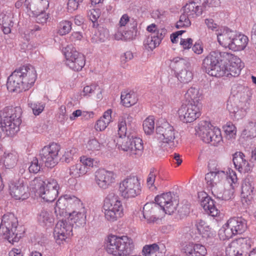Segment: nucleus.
Returning a JSON list of instances; mask_svg holds the SVG:
<instances>
[{"label":"nucleus","instance_id":"f257e3e1","mask_svg":"<svg viewBox=\"0 0 256 256\" xmlns=\"http://www.w3.org/2000/svg\"><path fill=\"white\" fill-rule=\"evenodd\" d=\"M205 179L214 197L224 200L232 198L238 184L237 176L234 171L228 170L226 172L223 170L211 172L206 175Z\"/></svg>","mask_w":256,"mask_h":256},{"label":"nucleus","instance_id":"f03ea898","mask_svg":"<svg viewBox=\"0 0 256 256\" xmlns=\"http://www.w3.org/2000/svg\"><path fill=\"white\" fill-rule=\"evenodd\" d=\"M133 118L128 114H124L120 118L118 124V134L116 146L120 150L126 152L132 158L140 157L144 150L143 142L138 137L126 136L128 127L132 126Z\"/></svg>","mask_w":256,"mask_h":256},{"label":"nucleus","instance_id":"7ed1b4c3","mask_svg":"<svg viewBox=\"0 0 256 256\" xmlns=\"http://www.w3.org/2000/svg\"><path fill=\"white\" fill-rule=\"evenodd\" d=\"M30 187L48 202H53L56 199L60 190V186L56 180L49 178L44 180L42 177H37L31 180Z\"/></svg>","mask_w":256,"mask_h":256},{"label":"nucleus","instance_id":"20e7f679","mask_svg":"<svg viewBox=\"0 0 256 256\" xmlns=\"http://www.w3.org/2000/svg\"><path fill=\"white\" fill-rule=\"evenodd\" d=\"M217 40L222 47L234 52L244 50L248 42V38L246 36L236 34L229 28L219 30L217 34Z\"/></svg>","mask_w":256,"mask_h":256},{"label":"nucleus","instance_id":"39448f33","mask_svg":"<svg viewBox=\"0 0 256 256\" xmlns=\"http://www.w3.org/2000/svg\"><path fill=\"white\" fill-rule=\"evenodd\" d=\"M20 107H6L0 112V127L6 135L12 136L18 130L21 124Z\"/></svg>","mask_w":256,"mask_h":256},{"label":"nucleus","instance_id":"423d86ee","mask_svg":"<svg viewBox=\"0 0 256 256\" xmlns=\"http://www.w3.org/2000/svg\"><path fill=\"white\" fill-rule=\"evenodd\" d=\"M134 249L132 239L126 236L110 235L107 240L106 252L114 256H126Z\"/></svg>","mask_w":256,"mask_h":256},{"label":"nucleus","instance_id":"0eeeda50","mask_svg":"<svg viewBox=\"0 0 256 256\" xmlns=\"http://www.w3.org/2000/svg\"><path fill=\"white\" fill-rule=\"evenodd\" d=\"M196 134L204 142L214 146L220 145L222 142L221 130L210 122L202 120L195 128Z\"/></svg>","mask_w":256,"mask_h":256},{"label":"nucleus","instance_id":"6e6552de","mask_svg":"<svg viewBox=\"0 0 256 256\" xmlns=\"http://www.w3.org/2000/svg\"><path fill=\"white\" fill-rule=\"evenodd\" d=\"M102 210L106 220L110 222H114L122 218L124 208L119 196L114 193L109 194L104 199Z\"/></svg>","mask_w":256,"mask_h":256},{"label":"nucleus","instance_id":"1a4fd4ad","mask_svg":"<svg viewBox=\"0 0 256 256\" xmlns=\"http://www.w3.org/2000/svg\"><path fill=\"white\" fill-rule=\"evenodd\" d=\"M247 228V222L244 218L242 216L232 217L220 228L218 236L222 240H228L233 236L244 233Z\"/></svg>","mask_w":256,"mask_h":256},{"label":"nucleus","instance_id":"9d476101","mask_svg":"<svg viewBox=\"0 0 256 256\" xmlns=\"http://www.w3.org/2000/svg\"><path fill=\"white\" fill-rule=\"evenodd\" d=\"M18 225V220L13 214L4 215L0 224V235L10 243L18 242L21 237L20 234L16 232Z\"/></svg>","mask_w":256,"mask_h":256},{"label":"nucleus","instance_id":"9b49d317","mask_svg":"<svg viewBox=\"0 0 256 256\" xmlns=\"http://www.w3.org/2000/svg\"><path fill=\"white\" fill-rule=\"evenodd\" d=\"M177 132L174 127L164 120H160L156 128V138L162 145L174 146Z\"/></svg>","mask_w":256,"mask_h":256},{"label":"nucleus","instance_id":"f8f14e48","mask_svg":"<svg viewBox=\"0 0 256 256\" xmlns=\"http://www.w3.org/2000/svg\"><path fill=\"white\" fill-rule=\"evenodd\" d=\"M140 192V183L137 176H128L119 183V194L124 199L134 198L139 195Z\"/></svg>","mask_w":256,"mask_h":256},{"label":"nucleus","instance_id":"ddd939ff","mask_svg":"<svg viewBox=\"0 0 256 256\" xmlns=\"http://www.w3.org/2000/svg\"><path fill=\"white\" fill-rule=\"evenodd\" d=\"M84 207L80 200L71 194H65L60 198L54 207V212L57 216L66 217L70 208L74 210Z\"/></svg>","mask_w":256,"mask_h":256},{"label":"nucleus","instance_id":"4468645a","mask_svg":"<svg viewBox=\"0 0 256 256\" xmlns=\"http://www.w3.org/2000/svg\"><path fill=\"white\" fill-rule=\"evenodd\" d=\"M60 150V145L54 142L44 146L41 150L40 156L46 166L52 168L58 163Z\"/></svg>","mask_w":256,"mask_h":256},{"label":"nucleus","instance_id":"2eb2a0df","mask_svg":"<svg viewBox=\"0 0 256 256\" xmlns=\"http://www.w3.org/2000/svg\"><path fill=\"white\" fill-rule=\"evenodd\" d=\"M66 64L74 71H80L86 64L84 56L73 48L68 46L64 50Z\"/></svg>","mask_w":256,"mask_h":256},{"label":"nucleus","instance_id":"dca6fc26","mask_svg":"<svg viewBox=\"0 0 256 256\" xmlns=\"http://www.w3.org/2000/svg\"><path fill=\"white\" fill-rule=\"evenodd\" d=\"M178 114L182 122L184 123H190L198 118L201 114V112L198 104L194 102L187 105H182L179 108Z\"/></svg>","mask_w":256,"mask_h":256},{"label":"nucleus","instance_id":"f3484780","mask_svg":"<svg viewBox=\"0 0 256 256\" xmlns=\"http://www.w3.org/2000/svg\"><path fill=\"white\" fill-rule=\"evenodd\" d=\"M172 64L176 70L182 68L177 74V78L180 82L187 83L192 79V68L186 60L180 57L174 58L172 60Z\"/></svg>","mask_w":256,"mask_h":256},{"label":"nucleus","instance_id":"a211bd4d","mask_svg":"<svg viewBox=\"0 0 256 256\" xmlns=\"http://www.w3.org/2000/svg\"><path fill=\"white\" fill-rule=\"evenodd\" d=\"M226 108L234 120H238L244 118L248 108V104L246 102L239 100L236 98H230L228 100Z\"/></svg>","mask_w":256,"mask_h":256},{"label":"nucleus","instance_id":"6ab92c4d","mask_svg":"<svg viewBox=\"0 0 256 256\" xmlns=\"http://www.w3.org/2000/svg\"><path fill=\"white\" fill-rule=\"evenodd\" d=\"M72 235V226L66 220L58 221L54 229V236L58 244H64L66 239Z\"/></svg>","mask_w":256,"mask_h":256},{"label":"nucleus","instance_id":"aec40b11","mask_svg":"<svg viewBox=\"0 0 256 256\" xmlns=\"http://www.w3.org/2000/svg\"><path fill=\"white\" fill-rule=\"evenodd\" d=\"M116 174L113 171L100 168L95 172L94 180L99 188L106 190L116 182Z\"/></svg>","mask_w":256,"mask_h":256},{"label":"nucleus","instance_id":"412c9836","mask_svg":"<svg viewBox=\"0 0 256 256\" xmlns=\"http://www.w3.org/2000/svg\"><path fill=\"white\" fill-rule=\"evenodd\" d=\"M10 195L16 200H24L29 196L28 188L22 179L10 181L8 184Z\"/></svg>","mask_w":256,"mask_h":256},{"label":"nucleus","instance_id":"4be33fe9","mask_svg":"<svg viewBox=\"0 0 256 256\" xmlns=\"http://www.w3.org/2000/svg\"><path fill=\"white\" fill-rule=\"evenodd\" d=\"M156 202L166 214H171L176 210L178 205L171 192H166L157 196L154 199Z\"/></svg>","mask_w":256,"mask_h":256},{"label":"nucleus","instance_id":"5701e85b","mask_svg":"<svg viewBox=\"0 0 256 256\" xmlns=\"http://www.w3.org/2000/svg\"><path fill=\"white\" fill-rule=\"evenodd\" d=\"M17 70L20 78L24 83L25 89L28 90L34 84L37 78L35 68L31 66L20 67Z\"/></svg>","mask_w":256,"mask_h":256},{"label":"nucleus","instance_id":"b1692460","mask_svg":"<svg viewBox=\"0 0 256 256\" xmlns=\"http://www.w3.org/2000/svg\"><path fill=\"white\" fill-rule=\"evenodd\" d=\"M223 58H226L228 60V62H225L228 71V76H236L240 74L241 70L243 66L241 60L238 56H234L228 52H223L222 54Z\"/></svg>","mask_w":256,"mask_h":256},{"label":"nucleus","instance_id":"393cba45","mask_svg":"<svg viewBox=\"0 0 256 256\" xmlns=\"http://www.w3.org/2000/svg\"><path fill=\"white\" fill-rule=\"evenodd\" d=\"M195 226L200 235L207 242H212L216 236V232L212 229L205 221L198 220L195 222Z\"/></svg>","mask_w":256,"mask_h":256},{"label":"nucleus","instance_id":"a878e982","mask_svg":"<svg viewBox=\"0 0 256 256\" xmlns=\"http://www.w3.org/2000/svg\"><path fill=\"white\" fill-rule=\"evenodd\" d=\"M24 6L28 14H38L45 12L49 6L48 0H25Z\"/></svg>","mask_w":256,"mask_h":256},{"label":"nucleus","instance_id":"bb28decb","mask_svg":"<svg viewBox=\"0 0 256 256\" xmlns=\"http://www.w3.org/2000/svg\"><path fill=\"white\" fill-rule=\"evenodd\" d=\"M86 210L84 207L80 208L78 209H76L73 212H68L67 220L70 224H76V226H84L86 223Z\"/></svg>","mask_w":256,"mask_h":256},{"label":"nucleus","instance_id":"cd10ccee","mask_svg":"<svg viewBox=\"0 0 256 256\" xmlns=\"http://www.w3.org/2000/svg\"><path fill=\"white\" fill-rule=\"evenodd\" d=\"M233 162L236 168L240 173L250 172L252 170L253 164H250L241 152L236 153L233 157Z\"/></svg>","mask_w":256,"mask_h":256},{"label":"nucleus","instance_id":"c85d7f7f","mask_svg":"<svg viewBox=\"0 0 256 256\" xmlns=\"http://www.w3.org/2000/svg\"><path fill=\"white\" fill-rule=\"evenodd\" d=\"M19 76V74L16 69L8 77L6 86L8 91L20 92L23 90H26L24 83Z\"/></svg>","mask_w":256,"mask_h":256},{"label":"nucleus","instance_id":"c756f323","mask_svg":"<svg viewBox=\"0 0 256 256\" xmlns=\"http://www.w3.org/2000/svg\"><path fill=\"white\" fill-rule=\"evenodd\" d=\"M223 52H212L204 59L202 68L206 73H210V70H212L217 64H219L220 60V57L223 58L222 54Z\"/></svg>","mask_w":256,"mask_h":256},{"label":"nucleus","instance_id":"7c9ffc66","mask_svg":"<svg viewBox=\"0 0 256 256\" xmlns=\"http://www.w3.org/2000/svg\"><path fill=\"white\" fill-rule=\"evenodd\" d=\"M166 33V30H163L150 34L144 42V48L148 50H152L159 45Z\"/></svg>","mask_w":256,"mask_h":256},{"label":"nucleus","instance_id":"2f4dec72","mask_svg":"<svg viewBox=\"0 0 256 256\" xmlns=\"http://www.w3.org/2000/svg\"><path fill=\"white\" fill-rule=\"evenodd\" d=\"M182 250L186 256H205L207 253L206 249L204 246L193 242L186 244Z\"/></svg>","mask_w":256,"mask_h":256},{"label":"nucleus","instance_id":"473e14b6","mask_svg":"<svg viewBox=\"0 0 256 256\" xmlns=\"http://www.w3.org/2000/svg\"><path fill=\"white\" fill-rule=\"evenodd\" d=\"M158 210L156 204L152 202L146 203L143 208V216L149 223L156 222L160 220V218L156 214Z\"/></svg>","mask_w":256,"mask_h":256},{"label":"nucleus","instance_id":"72a5a7b5","mask_svg":"<svg viewBox=\"0 0 256 256\" xmlns=\"http://www.w3.org/2000/svg\"><path fill=\"white\" fill-rule=\"evenodd\" d=\"M14 14L8 10L0 14V25L2 26V31L4 34H8L11 32V28L14 26Z\"/></svg>","mask_w":256,"mask_h":256},{"label":"nucleus","instance_id":"f704fd0d","mask_svg":"<svg viewBox=\"0 0 256 256\" xmlns=\"http://www.w3.org/2000/svg\"><path fill=\"white\" fill-rule=\"evenodd\" d=\"M241 188L242 198L246 199V202L250 200L252 198L254 188L252 178L250 176H248L243 180Z\"/></svg>","mask_w":256,"mask_h":256},{"label":"nucleus","instance_id":"c9c22d12","mask_svg":"<svg viewBox=\"0 0 256 256\" xmlns=\"http://www.w3.org/2000/svg\"><path fill=\"white\" fill-rule=\"evenodd\" d=\"M107 140V136L104 134H100L99 140L92 138L90 140L86 145L88 151L92 154V152L102 150L104 147Z\"/></svg>","mask_w":256,"mask_h":256},{"label":"nucleus","instance_id":"e433bc0d","mask_svg":"<svg viewBox=\"0 0 256 256\" xmlns=\"http://www.w3.org/2000/svg\"><path fill=\"white\" fill-rule=\"evenodd\" d=\"M112 109H108L104 112L102 116L96 122L94 128L96 131H103L112 122Z\"/></svg>","mask_w":256,"mask_h":256},{"label":"nucleus","instance_id":"4c0bfd02","mask_svg":"<svg viewBox=\"0 0 256 256\" xmlns=\"http://www.w3.org/2000/svg\"><path fill=\"white\" fill-rule=\"evenodd\" d=\"M200 205L204 210L212 216H216L220 213L219 210L214 204V200L206 194H204V196L202 197Z\"/></svg>","mask_w":256,"mask_h":256},{"label":"nucleus","instance_id":"58836bf2","mask_svg":"<svg viewBox=\"0 0 256 256\" xmlns=\"http://www.w3.org/2000/svg\"><path fill=\"white\" fill-rule=\"evenodd\" d=\"M18 154L14 151L4 152L2 162L6 168L10 169L14 168L18 161Z\"/></svg>","mask_w":256,"mask_h":256},{"label":"nucleus","instance_id":"ea45409f","mask_svg":"<svg viewBox=\"0 0 256 256\" xmlns=\"http://www.w3.org/2000/svg\"><path fill=\"white\" fill-rule=\"evenodd\" d=\"M182 12L183 14L186 15L190 18H194L195 16L201 15L203 10L196 2H192L187 3L182 8Z\"/></svg>","mask_w":256,"mask_h":256},{"label":"nucleus","instance_id":"a19ab883","mask_svg":"<svg viewBox=\"0 0 256 256\" xmlns=\"http://www.w3.org/2000/svg\"><path fill=\"white\" fill-rule=\"evenodd\" d=\"M37 219L38 223L44 226H52L54 221L52 212L46 209H42L38 212Z\"/></svg>","mask_w":256,"mask_h":256},{"label":"nucleus","instance_id":"79ce46f5","mask_svg":"<svg viewBox=\"0 0 256 256\" xmlns=\"http://www.w3.org/2000/svg\"><path fill=\"white\" fill-rule=\"evenodd\" d=\"M162 180L161 174L155 169H152L147 178L146 184L150 188L154 190Z\"/></svg>","mask_w":256,"mask_h":256},{"label":"nucleus","instance_id":"37998d69","mask_svg":"<svg viewBox=\"0 0 256 256\" xmlns=\"http://www.w3.org/2000/svg\"><path fill=\"white\" fill-rule=\"evenodd\" d=\"M224 60H220L219 64H217L212 70H210V73L208 74L210 76L215 77H228V71L226 66L225 64V62Z\"/></svg>","mask_w":256,"mask_h":256},{"label":"nucleus","instance_id":"c03bdc74","mask_svg":"<svg viewBox=\"0 0 256 256\" xmlns=\"http://www.w3.org/2000/svg\"><path fill=\"white\" fill-rule=\"evenodd\" d=\"M121 102L126 107H130L136 103L138 98L136 94L133 92L126 90L121 94Z\"/></svg>","mask_w":256,"mask_h":256},{"label":"nucleus","instance_id":"a18cd8bd","mask_svg":"<svg viewBox=\"0 0 256 256\" xmlns=\"http://www.w3.org/2000/svg\"><path fill=\"white\" fill-rule=\"evenodd\" d=\"M226 138L230 142H234L236 138L237 130L236 126L231 122H228L222 127Z\"/></svg>","mask_w":256,"mask_h":256},{"label":"nucleus","instance_id":"49530a36","mask_svg":"<svg viewBox=\"0 0 256 256\" xmlns=\"http://www.w3.org/2000/svg\"><path fill=\"white\" fill-rule=\"evenodd\" d=\"M72 24L71 21L68 20H61L57 25V34L61 36L68 34L72 30Z\"/></svg>","mask_w":256,"mask_h":256},{"label":"nucleus","instance_id":"de8ad7c7","mask_svg":"<svg viewBox=\"0 0 256 256\" xmlns=\"http://www.w3.org/2000/svg\"><path fill=\"white\" fill-rule=\"evenodd\" d=\"M68 170L70 175L75 178H80L87 174L85 168L80 162L71 166Z\"/></svg>","mask_w":256,"mask_h":256},{"label":"nucleus","instance_id":"09e8293b","mask_svg":"<svg viewBox=\"0 0 256 256\" xmlns=\"http://www.w3.org/2000/svg\"><path fill=\"white\" fill-rule=\"evenodd\" d=\"M80 162L84 167L87 173L92 168L98 165V162L96 159L86 156H82L80 158Z\"/></svg>","mask_w":256,"mask_h":256},{"label":"nucleus","instance_id":"8fccbe9b","mask_svg":"<svg viewBox=\"0 0 256 256\" xmlns=\"http://www.w3.org/2000/svg\"><path fill=\"white\" fill-rule=\"evenodd\" d=\"M154 118L152 116L146 118L142 123L143 130L148 135H150L154 133Z\"/></svg>","mask_w":256,"mask_h":256},{"label":"nucleus","instance_id":"3c124183","mask_svg":"<svg viewBox=\"0 0 256 256\" xmlns=\"http://www.w3.org/2000/svg\"><path fill=\"white\" fill-rule=\"evenodd\" d=\"M238 248L244 251L248 250L254 244L253 240L250 238H240L234 240Z\"/></svg>","mask_w":256,"mask_h":256},{"label":"nucleus","instance_id":"603ef678","mask_svg":"<svg viewBox=\"0 0 256 256\" xmlns=\"http://www.w3.org/2000/svg\"><path fill=\"white\" fill-rule=\"evenodd\" d=\"M202 94L200 92L199 88L194 87L190 88L184 94L185 98L189 102L190 100L198 102Z\"/></svg>","mask_w":256,"mask_h":256},{"label":"nucleus","instance_id":"864d4df0","mask_svg":"<svg viewBox=\"0 0 256 256\" xmlns=\"http://www.w3.org/2000/svg\"><path fill=\"white\" fill-rule=\"evenodd\" d=\"M134 37L133 32L131 30H125V29H118L114 34V38L117 40H132Z\"/></svg>","mask_w":256,"mask_h":256},{"label":"nucleus","instance_id":"5fc2aeb1","mask_svg":"<svg viewBox=\"0 0 256 256\" xmlns=\"http://www.w3.org/2000/svg\"><path fill=\"white\" fill-rule=\"evenodd\" d=\"M226 256H242L243 250L238 248L235 241L232 242L226 248Z\"/></svg>","mask_w":256,"mask_h":256},{"label":"nucleus","instance_id":"6e6d98bb","mask_svg":"<svg viewBox=\"0 0 256 256\" xmlns=\"http://www.w3.org/2000/svg\"><path fill=\"white\" fill-rule=\"evenodd\" d=\"M28 106L36 116L40 115L43 112L45 107V104L40 102L28 101Z\"/></svg>","mask_w":256,"mask_h":256},{"label":"nucleus","instance_id":"4d7b16f0","mask_svg":"<svg viewBox=\"0 0 256 256\" xmlns=\"http://www.w3.org/2000/svg\"><path fill=\"white\" fill-rule=\"evenodd\" d=\"M108 37V33L106 30H98L92 36V40L93 42L99 43L104 42Z\"/></svg>","mask_w":256,"mask_h":256},{"label":"nucleus","instance_id":"13d9d810","mask_svg":"<svg viewBox=\"0 0 256 256\" xmlns=\"http://www.w3.org/2000/svg\"><path fill=\"white\" fill-rule=\"evenodd\" d=\"M190 18L186 15L182 14L180 17L179 20L176 23V28L180 29L189 27L191 25Z\"/></svg>","mask_w":256,"mask_h":256},{"label":"nucleus","instance_id":"bf43d9fd","mask_svg":"<svg viewBox=\"0 0 256 256\" xmlns=\"http://www.w3.org/2000/svg\"><path fill=\"white\" fill-rule=\"evenodd\" d=\"M160 248L156 244L145 245L142 250V254L144 256H150L159 250Z\"/></svg>","mask_w":256,"mask_h":256},{"label":"nucleus","instance_id":"052dcab7","mask_svg":"<svg viewBox=\"0 0 256 256\" xmlns=\"http://www.w3.org/2000/svg\"><path fill=\"white\" fill-rule=\"evenodd\" d=\"M256 132V122L255 121H249L244 126L242 132V136H250L251 134Z\"/></svg>","mask_w":256,"mask_h":256},{"label":"nucleus","instance_id":"680f3d73","mask_svg":"<svg viewBox=\"0 0 256 256\" xmlns=\"http://www.w3.org/2000/svg\"><path fill=\"white\" fill-rule=\"evenodd\" d=\"M76 153L77 149L76 148L73 147L68 148L62 156V158L65 162L69 163L74 160Z\"/></svg>","mask_w":256,"mask_h":256},{"label":"nucleus","instance_id":"e2e57ef3","mask_svg":"<svg viewBox=\"0 0 256 256\" xmlns=\"http://www.w3.org/2000/svg\"><path fill=\"white\" fill-rule=\"evenodd\" d=\"M90 8L88 10V16L92 22H96L100 14V10L99 8H94L90 6Z\"/></svg>","mask_w":256,"mask_h":256},{"label":"nucleus","instance_id":"0e129e2a","mask_svg":"<svg viewBox=\"0 0 256 256\" xmlns=\"http://www.w3.org/2000/svg\"><path fill=\"white\" fill-rule=\"evenodd\" d=\"M204 22L208 29L216 32V36L219 30L222 28H228L225 27H219L214 22V20L212 18H206L204 20Z\"/></svg>","mask_w":256,"mask_h":256},{"label":"nucleus","instance_id":"69168bd1","mask_svg":"<svg viewBox=\"0 0 256 256\" xmlns=\"http://www.w3.org/2000/svg\"><path fill=\"white\" fill-rule=\"evenodd\" d=\"M40 168L41 166L38 163V160L36 158H34L28 168L29 172L30 173L36 174L40 170Z\"/></svg>","mask_w":256,"mask_h":256},{"label":"nucleus","instance_id":"338daca9","mask_svg":"<svg viewBox=\"0 0 256 256\" xmlns=\"http://www.w3.org/2000/svg\"><path fill=\"white\" fill-rule=\"evenodd\" d=\"M96 87L97 86L95 84L85 86L84 88L80 95L83 96H89L90 94H92L94 92Z\"/></svg>","mask_w":256,"mask_h":256},{"label":"nucleus","instance_id":"774afa93","mask_svg":"<svg viewBox=\"0 0 256 256\" xmlns=\"http://www.w3.org/2000/svg\"><path fill=\"white\" fill-rule=\"evenodd\" d=\"M83 0H68V10L70 12H72L77 10L80 4Z\"/></svg>","mask_w":256,"mask_h":256}]
</instances>
